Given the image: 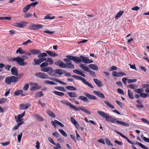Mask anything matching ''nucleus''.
I'll list each match as a JSON object with an SVG mask.
<instances>
[{"mask_svg": "<svg viewBox=\"0 0 149 149\" xmlns=\"http://www.w3.org/2000/svg\"><path fill=\"white\" fill-rule=\"evenodd\" d=\"M29 87V85L28 84H26L23 87V89L24 91H27Z\"/></svg>", "mask_w": 149, "mask_h": 149, "instance_id": "338daca9", "label": "nucleus"}, {"mask_svg": "<svg viewBox=\"0 0 149 149\" xmlns=\"http://www.w3.org/2000/svg\"><path fill=\"white\" fill-rule=\"evenodd\" d=\"M67 94L70 97H77V94L74 92H68Z\"/></svg>", "mask_w": 149, "mask_h": 149, "instance_id": "c85d7f7f", "label": "nucleus"}, {"mask_svg": "<svg viewBox=\"0 0 149 149\" xmlns=\"http://www.w3.org/2000/svg\"><path fill=\"white\" fill-rule=\"evenodd\" d=\"M34 116L36 119L38 120L41 121H42L44 120L43 118L40 116L37 115H35Z\"/></svg>", "mask_w": 149, "mask_h": 149, "instance_id": "3c124183", "label": "nucleus"}, {"mask_svg": "<svg viewBox=\"0 0 149 149\" xmlns=\"http://www.w3.org/2000/svg\"><path fill=\"white\" fill-rule=\"evenodd\" d=\"M127 87L130 88L132 89H135V88H137V86L134 84H130L127 86Z\"/></svg>", "mask_w": 149, "mask_h": 149, "instance_id": "bf43d9fd", "label": "nucleus"}, {"mask_svg": "<svg viewBox=\"0 0 149 149\" xmlns=\"http://www.w3.org/2000/svg\"><path fill=\"white\" fill-rule=\"evenodd\" d=\"M72 77L75 78V79L78 80H80L82 81V83L85 84L87 85L89 87L91 88H93V87L92 85L88 81H86V80L83 78L79 76L76 75H72Z\"/></svg>", "mask_w": 149, "mask_h": 149, "instance_id": "20e7f679", "label": "nucleus"}, {"mask_svg": "<svg viewBox=\"0 0 149 149\" xmlns=\"http://www.w3.org/2000/svg\"><path fill=\"white\" fill-rule=\"evenodd\" d=\"M65 88L69 90L70 91H75L77 90V89L76 88L72 86H67L65 87Z\"/></svg>", "mask_w": 149, "mask_h": 149, "instance_id": "f704fd0d", "label": "nucleus"}, {"mask_svg": "<svg viewBox=\"0 0 149 149\" xmlns=\"http://www.w3.org/2000/svg\"><path fill=\"white\" fill-rule=\"evenodd\" d=\"M47 56V54L45 53H40L38 55V57L40 58H43Z\"/></svg>", "mask_w": 149, "mask_h": 149, "instance_id": "4c0bfd02", "label": "nucleus"}, {"mask_svg": "<svg viewBox=\"0 0 149 149\" xmlns=\"http://www.w3.org/2000/svg\"><path fill=\"white\" fill-rule=\"evenodd\" d=\"M49 65V63L47 62H44L42 63L40 65V67L42 68L47 67Z\"/></svg>", "mask_w": 149, "mask_h": 149, "instance_id": "37998d69", "label": "nucleus"}, {"mask_svg": "<svg viewBox=\"0 0 149 149\" xmlns=\"http://www.w3.org/2000/svg\"><path fill=\"white\" fill-rule=\"evenodd\" d=\"M42 60L41 58L38 59H34V64H33V65H39L42 62Z\"/></svg>", "mask_w": 149, "mask_h": 149, "instance_id": "a878e982", "label": "nucleus"}, {"mask_svg": "<svg viewBox=\"0 0 149 149\" xmlns=\"http://www.w3.org/2000/svg\"><path fill=\"white\" fill-rule=\"evenodd\" d=\"M81 60V61L86 63H89L93 62V61L89 59L88 57H85L82 55L79 56V57Z\"/></svg>", "mask_w": 149, "mask_h": 149, "instance_id": "6e6552de", "label": "nucleus"}, {"mask_svg": "<svg viewBox=\"0 0 149 149\" xmlns=\"http://www.w3.org/2000/svg\"><path fill=\"white\" fill-rule=\"evenodd\" d=\"M124 12V11H120L117 13L115 17V18L116 19H118L123 14Z\"/></svg>", "mask_w": 149, "mask_h": 149, "instance_id": "c03bdc74", "label": "nucleus"}, {"mask_svg": "<svg viewBox=\"0 0 149 149\" xmlns=\"http://www.w3.org/2000/svg\"><path fill=\"white\" fill-rule=\"evenodd\" d=\"M73 109L77 111H79L80 110H81L84 112L88 114H91V113L88 110H87L85 108H84V107L81 108V107H79V108H77L76 106H74V108Z\"/></svg>", "mask_w": 149, "mask_h": 149, "instance_id": "4468645a", "label": "nucleus"}, {"mask_svg": "<svg viewBox=\"0 0 149 149\" xmlns=\"http://www.w3.org/2000/svg\"><path fill=\"white\" fill-rule=\"evenodd\" d=\"M126 74L122 72H117V71H113L112 73V75L114 77H122L123 76H126Z\"/></svg>", "mask_w": 149, "mask_h": 149, "instance_id": "1a4fd4ad", "label": "nucleus"}, {"mask_svg": "<svg viewBox=\"0 0 149 149\" xmlns=\"http://www.w3.org/2000/svg\"><path fill=\"white\" fill-rule=\"evenodd\" d=\"M7 99L5 98H3L0 99V104L5 103L7 101Z\"/></svg>", "mask_w": 149, "mask_h": 149, "instance_id": "69168bd1", "label": "nucleus"}, {"mask_svg": "<svg viewBox=\"0 0 149 149\" xmlns=\"http://www.w3.org/2000/svg\"><path fill=\"white\" fill-rule=\"evenodd\" d=\"M79 99L82 100L85 102H87L88 101V100L87 98L83 96H80L79 97Z\"/></svg>", "mask_w": 149, "mask_h": 149, "instance_id": "72a5a7b5", "label": "nucleus"}, {"mask_svg": "<svg viewBox=\"0 0 149 149\" xmlns=\"http://www.w3.org/2000/svg\"><path fill=\"white\" fill-rule=\"evenodd\" d=\"M11 72L12 75L15 76H18V71L17 68L15 66L13 67L11 69Z\"/></svg>", "mask_w": 149, "mask_h": 149, "instance_id": "2eb2a0df", "label": "nucleus"}, {"mask_svg": "<svg viewBox=\"0 0 149 149\" xmlns=\"http://www.w3.org/2000/svg\"><path fill=\"white\" fill-rule=\"evenodd\" d=\"M25 114V111H24L22 114L18 115L17 116L18 118L17 120H16V122H18L21 121V120L20 119V118L24 117V116Z\"/></svg>", "mask_w": 149, "mask_h": 149, "instance_id": "393cba45", "label": "nucleus"}, {"mask_svg": "<svg viewBox=\"0 0 149 149\" xmlns=\"http://www.w3.org/2000/svg\"><path fill=\"white\" fill-rule=\"evenodd\" d=\"M128 95L129 98L130 99H133L134 98V97L132 93V92L131 90H128Z\"/></svg>", "mask_w": 149, "mask_h": 149, "instance_id": "c756f323", "label": "nucleus"}, {"mask_svg": "<svg viewBox=\"0 0 149 149\" xmlns=\"http://www.w3.org/2000/svg\"><path fill=\"white\" fill-rule=\"evenodd\" d=\"M84 94L88 98L90 99L97 100V99L96 96L93 95H91L88 93L84 92Z\"/></svg>", "mask_w": 149, "mask_h": 149, "instance_id": "a211bd4d", "label": "nucleus"}, {"mask_svg": "<svg viewBox=\"0 0 149 149\" xmlns=\"http://www.w3.org/2000/svg\"><path fill=\"white\" fill-rule=\"evenodd\" d=\"M23 121L20 122H19V123H18L12 129V130H15L17 129L18 128V127H19V126L20 125H21L22 124H23Z\"/></svg>", "mask_w": 149, "mask_h": 149, "instance_id": "7c9ffc66", "label": "nucleus"}, {"mask_svg": "<svg viewBox=\"0 0 149 149\" xmlns=\"http://www.w3.org/2000/svg\"><path fill=\"white\" fill-rule=\"evenodd\" d=\"M41 71L44 72H47L50 71V72L49 73V74L50 75L54 76V75H53L51 74V73H52L54 71V70L52 69V68L51 67H47L43 68H42L41 69Z\"/></svg>", "mask_w": 149, "mask_h": 149, "instance_id": "9d476101", "label": "nucleus"}, {"mask_svg": "<svg viewBox=\"0 0 149 149\" xmlns=\"http://www.w3.org/2000/svg\"><path fill=\"white\" fill-rule=\"evenodd\" d=\"M61 103L65 104L67 106H70L71 108L74 109V106L71 104L69 102L66 101L65 100H62L61 101Z\"/></svg>", "mask_w": 149, "mask_h": 149, "instance_id": "dca6fc26", "label": "nucleus"}, {"mask_svg": "<svg viewBox=\"0 0 149 149\" xmlns=\"http://www.w3.org/2000/svg\"><path fill=\"white\" fill-rule=\"evenodd\" d=\"M35 75L40 79H47L48 78V76L47 74L42 72H36L35 74Z\"/></svg>", "mask_w": 149, "mask_h": 149, "instance_id": "0eeeda50", "label": "nucleus"}, {"mask_svg": "<svg viewBox=\"0 0 149 149\" xmlns=\"http://www.w3.org/2000/svg\"><path fill=\"white\" fill-rule=\"evenodd\" d=\"M43 26L41 25L31 24L29 26V28L32 30H36L39 29H42Z\"/></svg>", "mask_w": 149, "mask_h": 149, "instance_id": "423d86ee", "label": "nucleus"}, {"mask_svg": "<svg viewBox=\"0 0 149 149\" xmlns=\"http://www.w3.org/2000/svg\"><path fill=\"white\" fill-rule=\"evenodd\" d=\"M79 67L84 70L88 72L89 71V69L86 66H85L84 65L80 64L79 65Z\"/></svg>", "mask_w": 149, "mask_h": 149, "instance_id": "b1692460", "label": "nucleus"}, {"mask_svg": "<svg viewBox=\"0 0 149 149\" xmlns=\"http://www.w3.org/2000/svg\"><path fill=\"white\" fill-rule=\"evenodd\" d=\"M134 91L135 92L140 94V93H141L143 91V90L142 88H140V89H135L134 90Z\"/></svg>", "mask_w": 149, "mask_h": 149, "instance_id": "a19ab883", "label": "nucleus"}, {"mask_svg": "<svg viewBox=\"0 0 149 149\" xmlns=\"http://www.w3.org/2000/svg\"><path fill=\"white\" fill-rule=\"evenodd\" d=\"M104 102L108 107L111 108V109H113L114 108V107L109 102L107 101H104Z\"/></svg>", "mask_w": 149, "mask_h": 149, "instance_id": "a18cd8bd", "label": "nucleus"}, {"mask_svg": "<svg viewBox=\"0 0 149 149\" xmlns=\"http://www.w3.org/2000/svg\"><path fill=\"white\" fill-rule=\"evenodd\" d=\"M54 72L55 73L59 74L60 76L64 73L63 70L60 69H56L54 70Z\"/></svg>", "mask_w": 149, "mask_h": 149, "instance_id": "5701e85b", "label": "nucleus"}, {"mask_svg": "<svg viewBox=\"0 0 149 149\" xmlns=\"http://www.w3.org/2000/svg\"><path fill=\"white\" fill-rule=\"evenodd\" d=\"M115 131L116 133L119 134V135H120L121 137H122L123 138L125 139L126 138V136H125L124 135L122 134L121 133L118 131H117L116 130H115Z\"/></svg>", "mask_w": 149, "mask_h": 149, "instance_id": "0e129e2a", "label": "nucleus"}, {"mask_svg": "<svg viewBox=\"0 0 149 149\" xmlns=\"http://www.w3.org/2000/svg\"><path fill=\"white\" fill-rule=\"evenodd\" d=\"M55 88L58 90L63 91H66L64 88L61 86H56L54 87Z\"/></svg>", "mask_w": 149, "mask_h": 149, "instance_id": "79ce46f5", "label": "nucleus"}, {"mask_svg": "<svg viewBox=\"0 0 149 149\" xmlns=\"http://www.w3.org/2000/svg\"><path fill=\"white\" fill-rule=\"evenodd\" d=\"M115 131L116 133L119 134V135H120L121 137H122L123 138L125 139L126 138V136H125L124 135L122 134L121 133L118 131H117L116 130H115Z\"/></svg>", "mask_w": 149, "mask_h": 149, "instance_id": "e2e57ef3", "label": "nucleus"}, {"mask_svg": "<svg viewBox=\"0 0 149 149\" xmlns=\"http://www.w3.org/2000/svg\"><path fill=\"white\" fill-rule=\"evenodd\" d=\"M137 80L135 79H128L127 82L129 84H131L134 82H135Z\"/></svg>", "mask_w": 149, "mask_h": 149, "instance_id": "13d9d810", "label": "nucleus"}, {"mask_svg": "<svg viewBox=\"0 0 149 149\" xmlns=\"http://www.w3.org/2000/svg\"><path fill=\"white\" fill-rule=\"evenodd\" d=\"M23 92V91L22 90H18L14 92V95L15 96H18L20 94Z\"/></svg>", "mask_w": 149, "mask_h": 149, "instance_id": "49530a36", "label": "nucleus"}, {"mask_svg": "<svg viewBox=\"0 0 149 149\" xmlns=\"http://www.w3.org/2000/svg\"><path fill=\"white\" fill-rule=\"evenodd\" d=\"M47 113L50 116H51L52 117H53V118H55V117L56 116H55V115L51 111L48 110L47 111Z\"/></svg>", "mask_w": 149, "mask_h": 149, "instance_id": "c9c22d12", "label": "nucleus"}, {"mask_svg": "<svg viewBox=\"0 0 149 149\" xmlns=\"http://www.w3.org/2000/svg\"><path fill=\"white\" fill-rule=\"evenodd\" d=\"M97 112L101 116L105 118L106 121H107L113 123L116 122L117 123L120 125L126 127H129L130 126V125L128 124L125 122L117 120L116 119L109 116L107 113L103 111H98Z\"/></svg>", "mask_w": 149, "mask_h": 149, "instance_id": "f257e3e1", "label": "nucleus"}, {"mask_svg": "<svg viewBox=\"0 0 149 149\" xmlns=\"http://www.w3.org/2000/svg\"><path fill=\"white\" fill-rule=\"evenodd\" d=\"M93 80L96 84L98 86L100 87L103 86V85L100 81L96 79H93Z\"/></svg>", "mask_w": 149, "mask_h": 149, "instance_id": "aec40b11", "label": "nucleus"}, {"mask_svg": "<svg viewBox=\"0 0 149 149\" xmlns=\"http://www.w3.org/2000/svg\"><path fill=\"white\" fill-rule=\"evenodd\" d=\"M43 96V94L42 91H39L36 93L35 97L36 98L39 97Z\"/></svg>", "mask_w": 149, "mask_h": 149, "instance_id": "cd10ccee", "label": "nucleus"}, {"mask_svg": "<svg viewBox=\"0 0 149 149\" xmlns=\"http://www.w3.org/2000/svg\"><path fill=\"white\" fill-rule=\"evenodd\" d=\"M73 109L77 111H79L80 110H81L84 112L88 114H91V113L88 110H87L85 108H84V107L81 108V107H79V108H77L76 106H74V108Z\"/></svg>", "mask_w": 149, "mask_h": 149, "instance_id": "f8f14e48", "label": "nucleus"}, {"mask_svg": "<svg viewBox=\"0 0 149 149\" xmlns=\"http://www.w3.org/2000/svg\"><path fill=\"white\" fill-rule=\"evenodd\" d=\"M136 144L138 145L141 148H143L144 149H149L146 146L144 145L143 144H141V143L139 142H136Z\"/></svg>", "mask_w": 149, "mask_h": 149, "instance_id": "58836bf2", "label": "nucleus"}, {"mask_svg": "<svg viewBox=\"0 0 149 149\" xmlns=\"http://www.w3.org/2000/svg\"><path fill=\"white\" fill-rule=\"evenodd\" d=\"M141 136L142 139L145 142L149 143V139L145 137L143 134L141 135Z\"/></svg>", "mask_w": 149, "mask_h": 149, "instance_id": "864d4df0", "label": "nucleus"}, {"mask_svg": "<svg viewBox=\"0 0 149 149\" xmlns=\"http://www.w3.org/2000/svg\"><path fill=\"white\" fill-rule=\"evenodd\" d=\"M12 59V61L17 62V64L21 66H24L26 65L27 64L26 62L24 61V59L19 57L14 58Z\"/></svg>", "mask_w": 149, "mask_h": 149, "instance_id": "39448f33", "label": "nucleus"}, {"mask_svg": "<svg viewBox=\"0 0 149 149\" xmlns=\"http://www.w3.org/2000/svg\"><path fill=\"white\" fill-rule=\"evenodd\" d=\"M41 88V86H33L32 87L30 88V90L31 91H34L36 90L39 89Z\"/></svg>", "mask_w": 149, "mask_h": 149, "instance_id": "603ef678", "label": "nucleus"}, {"mask_svg": "<svg viewBox=\"0 0 149 149\" xmlns=\"http://www.w3.org/2000/svg\"><path fill=\"white\" fill-rule=\"evenodd\" d=\"M89 71H88V72H89L90 75L93 77H95L96 76L95 73V72L91 71L89 69Z\"/></svg>", "mask_w": 149, "mask_h": 149, "instance_id": "052dcab7", "label": "nucleus"}, {"mask_svg": "<svg viewBox=\"0 0 149 149\" xmlns=\"http://www.w3.org/2000/svg\"><path fill=\"white\" fill-rule=\"evenodd\" d=\"M46 52L51 56L55 57L58 56L57 54L55 53L52 51H46Z\"/></svg>", "mask_w": 149, "mask_h": 149, "instance_id": "412c9836", "label": "nucleus"}, {"mask_svg": "<svg viewBox=\"0 0 149 149\" xmlns=\"http://www.w3.org/2000/svg\"><path fill=\"white\" fill-rule=\"evenodd\" d=\"M22 135V133H21L20 134L18 135L17 136V141L19 143L21 141Z\"/></svg>", "mask_w": 149, "mask_h": 149, "instance_id": "680f3d73", "label": "nucleus"}, {"mask_svg": "<svg viewBox=\"0 0 149 149\" xmlns=\"http://www.w3.org/2000/svg\"><path fill=\"white\" fill-rule=\"evenodd\" d=\"M53 92L55 94L58 96H61L64 95V93L62 92H59L56 91H54Z\"/></svg>", "mask_w": 149, "mask_h": 149, "instance_id": "e433bc0d", "label": "nucleus"}, {"mask_svg": "<svg viewBox=\"0 0 149 149\" xmlns=\"http://www.w3.org/2000/svg\"><path fill=\"white\" fill-rule=\"evenodd\" d=\"M58 131L61 133V134L63 136L65 137H66L67 136V134L63 130L61 129H58Z\"/></svg>", "mask_w": 149, "mask_h": 149, "instance_id": "8fccbe9b", "label": "nucleus"}, {"mask_svg": "<svg viewBox=\"0 0 149 149\" xmlns=\"http://www.w3.org/2000/svg\"><path fill=\"white\" fill-rule=\"evenodd\" d=\"M24 51H25L24 50L22 49L19 47L18 49L17 50H16V53L17 54L19 53L20 54H24Z\"/></svg>", "mask_w": 149, "mask_h": 149, "instance_id": "ea45409f", "label": "nucleus"}, {"mask_svg": "<svg viewBox=\"0 0 149 149\" xmlns=\"http://www.w3.org/2000/svg\"><path fill=\"white\" fill-rule=\"evenodd\" d=\"M54 64L61 68H66V67L65 66V64L63 61L60 60L55 62Z\"/></svg>", "mask_w": 149, "mask_h": 149, "instance_id": "9b49d317", "label": "nucleus"}, {"mask_svg": "<svg viewBox=\"0 0 149 149\" xmlns=\"http://www.w3.org/2000/svg\"><path fill=\"white\" fill-rule=\"evenodd\" d=\"M93 92L94 94L100 98H104L105 97L104 94L101 93L100 91H94Z\"/></svg>", "mask_w": 149, "mask_h": 149, "instance_id": "f3484780", "label": "nucleus"}, {"mask_svg": "<svg viewBox=\"0 0 149 149\" xmlns=\"http://www.w3.org/2000/svg\"><path fill=\"white\" fill-rule=\"evenodd\" d=\"M141 97L143 98H146L148 97L149 96V94H146L145 93H140V95Z\"/></svg>", "mask_w": 149, "mask_h": 149, "instance_id": "5fc2aeb1", "label": "nucleus"}, {"mask_svg": "<svg viewBox=\"0 0 149 149\" xmlns=\"http://www.w3.org/2000/svg\"><path fill=\"white\" fill-rule=\"evenodd\" d=\"M67 58H64L63 61L66 63L65 64L66 68L69 69L74 68V65L72 64V62L70 60H72L77 63H80L81 61V60L79 57L77 56H74L71 55H67L66 56Z\"/></svg>", "mask_w": 149, "mask_h": 149, "instance_id": "f03ea898", "label": "nucleus"}, {"mask_svg": "<svg viewBox=\"0 0 149 149\" xmlns=\"http://www.w3.org/2000/svg\"><path fill=\"white\" fill-rule=\"evenodd\" d=\"M14 26H15L20 28L24 27L23 24L21 23H16L14 24Z\"/></svg>", "mask_w": 149, "mask_h": 149, "instance_id": "de8ad7c7", "label": "nucleus"}, {"mask_svg": "<svg viewBox=\"0 0 149 149\" xmlns=\"http://www.w3.org/2000/svg\"><path fill=\"white\" fill-rule=\"evenodd\" d=\"M18 80V78L17 77L11 76L10 77H6L5 81L6 84H10L12 83H15L17 82Z\"/></svg>", "mask_w": 149, "mask_h": 149, "instance_id": "7ed1b4c3", "label": "nucleus"}, {"mask_svg": "<svg viewBox=\"0 0 149 149\" xmlns=\"http://www.w3.org/2000/svg\"><path fill=\"white\" fill-rule=\"evenodd\" d=\"M73 72L75 73L82 76V77H86V75L84 74L83 72L81 71H79L75 69L73 70Z\"/></svg>", "mask_w": 149, "mask_h": 149, "instance_id": "6ab92c4d", "label": "nucleus"}, {"mask_svg": "<svg viewBox=\"0 0 149 149\" xmlns=\"http://www.w3.org/2000/svg\"><path fill=\"white\" fill-rule=\"evenodd\" d=\"M44 83L45 84H50L51 85H56V84L54 82L49 80H46L44 81Z\"/></svg>", "mask_w": 149, "mask_h": 149, "instance_id": "09e8293b", "label": "nucleus"}, {"mask_svg": "<svg viewBox=\"0 0 149 149\" xmlns=\"http://www.w3.org/2000/svg\"><path fill=\"white\" fill-rule=\"evenodd\" d=\"M73 109L77 111H79L80 110H81L84 112L88 114H91V113L88 110H87L85 108H84V107L81 108V107H79V108H77L76 106H74V108Z\"/></svg>", "mask_w": 149, "mask_h": 149, "instance_id": "ddd939ff", "label": "nucleus"}, {"mask_svg": "<svg viewBox=\"0 0 149 149\" xmlns=\"http://www.w3.org/2000/svg\"><path fill=\"white\" fill-rule=\"evenodd\" d=\"M31 52L34 54H38L41 53V51L40 50L35 49L31 50Z\"/></svg>", "mask_w": 149, "mask_h": 149, "instance_id": "2f4dec72", "label": "nucleus"}, {"mask_svg": "<svg viewBox=\"0 0 149 149\" xmlns=\"http://www.w3.org/2000/svg\"><path fill=\"white\" fill-rule=\"evenodd\" d=\"M47 62H48L50 64H53L54 63V61L51 58H49L47 59Z\"/></svg>", "mask_w": 149, "mask_h": 149, "instance_id": "6e6d98bb", "label": "nucleus"}, {"mask_svg": "<svg viewBox=\"0 0 149 149\" xmlns=\"http://www.w3.org/2000/svg\"><path fill=\"white\" fill-rule=\"evenodd\" d=\"M19 106V109L22 110L26 109L28 108V106L24 103L20 104Z\"/></svg>", "mask_w": 149, "mask_h": 149, "instance_id": "bb28decb", "label": "nucleus"}, {"mask_svg": "<svg viewBox=\"0 0 149 149\" xmlns=\"http://www.w3.org/2000/svg\"><path fill=\"white\" fill-rule=\"evenodd\" d=\"M88 67L91 69L94 70H97L98 69V67L95 65L90 64L88 65Z\"/></svg>", "mask_w": 149, "mask_h": 149, "instance_id": "4be33fe9", "label": "nucleus"}, {"mask_svg": "<svg viewBox=\"0 0 149 149\" xmlns=\"http://www.w3.org/2000/svg\"><path fill=\"white\" fill-rule=\"evenodd\" d=\"M31 8V6L29 5L26 6L23 9V12L24 13L27 12Z\"/></svg>", "mask_w": 149, "mask_h": 149, "instance_id": "473e14b6", "label": "nucleus"}, {"mask_svg": "<svg viewBox=\"0 0 149 149\" xmlns=\"http://www.w3.org/2000/svg\"><path fill=\"white\" fill-rule=\"evenodd\" d=\"M70 120L71 122L74 125L75 124L77 123L76 120L72 117H70Z\"/></svg>", "mask_w": 149, "mask_h": 149, "instance_id": "774afa93", "label": "nucleus"}, {"mask_svg": "<svg viewBox=\"0 0 149 149\" xmlns=\"http://www.w3.org/2000/svg\"><path fill=\"white\" fill-rule=\"evenodd\" d=\"M105 141L106 143L109 146H113V145L111 143L110 141L109 140V139L107 138L105 139Z\"/></svg>", "mask_w": 149, "mask_h": 149, "instance_id": "4d7b16f0", "label": "nucleus"}]
</instances>
